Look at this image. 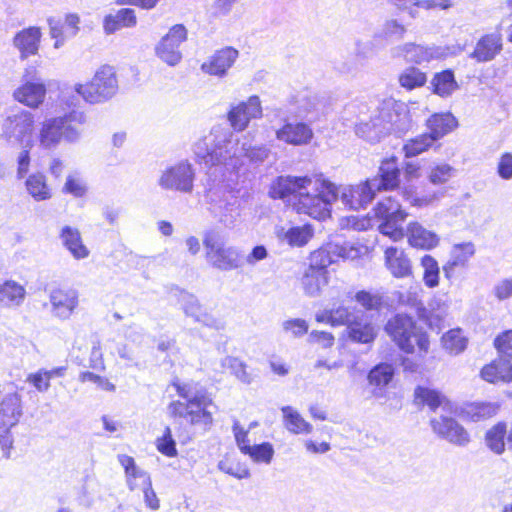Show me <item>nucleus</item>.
I'll return each mask as SVG.
<instances>
[{"instance_id": "f257e3e1", "label": "nucleus", "mask_w": 512, "mask_h": 512, "mask_svg": "<svg viewBox=\"0 0 512 512\" xmlns=\"http://www.w3.org/2000/svg\"><path fill=\"white\" fill-rule=\"evenodd\" d=\"M273 198L285 199L294 196L298 199L296 209L317 220L330 217L332 203L339 197L338 187L322 174L313 176H280L272 187Z\"/></svg>"}, {"instance_id": "f03ea898", "label": "nucleus", "mask_w": 512, "mask_h": 512, "mask_svg": "<svg viewBox=\"0 0 512 512\" xmlns=\"http://www.w3.org/2000/svg\"><path fill=\"white\" fill-rule=\"evenodd\" d=\"M193 152L197 162L214 172H209V180L216 171L222 169L231 171L238 167L241 158L246 156L254 158L250 145L240 141L234 133L228 129L214 128L211 133L198 140L193 146Z\"/></svg>"}, {"instance_id": "7ed1b4c3", "label": "nucleus", "mask_w": 512, "mask_h": 512, "mask_svg": "<svg viewBox=\"0 0 512 512\" xmlns=\"http://www.w3.org/2000/svg\"><path fill=\"white\" fill-rule=\"evenodd\" d=\"M371 115L363 111L356 124V134L368 142H378L383 136H398L409 131L413 120L406 104L388 97L373 103Z\"/></svg>"}, {"instance_id": "20e7f679", "label": "nucleus", "mask_w": 512, "mask_h": 512, "mask_svg": "<svg viewBox=\"0 0 512 512\" xmlns=\"http://www.w3.org/2000/svg\"><path fill=\"white\" fill-rule=\"evenodd\" d=\"M171 386L176 390L177 395L184 399L174 400L167 406V413L172 418L185 419L189 424L200 427L204 431L210 429L213 423L212 412L209 407L213 406V399L207 389L197 382L173 381Z\"/></svg>"}, {"instance_id": "39448f33", "label": "nucleus", "mask_w": 512, "mask_h": 512, "mask_svg": "<svg viewBox=\"0 0 512 512\" xmlns=\"http://www.w3.org/2000/svg\"><path fill=\"white\" fill-rule=\"evenodd\" d=\"M85 122V114L76 110L46 118L40 123L36 137L39 147L43 150H54L61 141L77 143L82 137Z\"/></svg>"}, {"instance_id": "423d86ee", "label": "nucleus", "mask_w": 512, "mask_h": 512, "mask_svg": "<svg viewBox=\"0 0 512 512\" xmlns=\"http://www.w3.org/2000/svg\"><path fill=\"white\" fill-rule=\"evenodd\" d=\"M117 91L118 80L114 68L103 65L97 69L89 83L65 88L62 91V99L68 106L75 105L78 97H82L87 103L98 104L111 99Z\"/></svg>"}, {"instance_id": "0eeeda50", "label": "nucleus", "mask_w": 512, "mask_h": 512, "mask_svg": "<svg viewBox=\"0 0 512 512\" xmlns=\"http://www.w3.org/2000/svg\"><path fill=\"white\" fill-rule=\"evenodd\" d=\"M205 200L209 205V211L225 227H234L240 217V200L238 192L235 191L226 179L209 180L205 191Z\"/></svg>"}, {"instance_id": "6e6552de", "label": "nucleus", "mask_w": 512, "mask_h": 512, "mask_svg": "<svg viewBox=\"0 0 512 512\" xmlns=\"http://www.w3.org/2000/svg\"><path fill=\"white\" fill-rule=\"evenodd\" d=\"M385 330L398 347L406 353L414 352L415 346L422 353H427L429 349L428 336L416 326L410 316L396 315L387 322Z\"/></svg>"}, {"instance_id": "1a4fd4ad", "label": "nucleus", "mask_w": 512, "mask_h": 512, "mask_svg": "<svg viewBox=\"0 0 512 512\" xmlns=\"http://www.w3.org/2000/svg\"><path fill=\"white\" fill-rule=\"evenodd\" d=\"M207 263L220 271H231L241 266V254L237 247L226 245L224 237L216 231L205 233L203 238Z\"/></svg>"}, {"instance_id": "9d476101", "label": "nucleus", "mask_w": 512, "mask_h": 512, "mask_svg": "<svg viewBox=\"0 0 512 512\" xmlns=\"http://www.w3.org/2000/svg\"><path fill=\"white\" fill-rule=\"evenodd\" d=\"M34 115L26 110L7 115L0 121V136L11 145L32 148Z\"/></svg>"}, {"instance_id": "9b49d317", "label": "nucleus", "mask_w": 512, "mask_h": 512, "mask_svg": "<svg viewBox=\"0 0 512 512\" xmlns=\"http://www.w3.org/2000/svg\"><path fill=\"white\" fill-rule=\"evenodd\" d=\"M195 176L193 165L187 160H182L163 169L157 184L166 191L191 193L194 188Z\"/></svg>"}, {"instance_id": "f8f14e48", "label": "nucleus", "mask_w": 512, "mask_h": 512, "mask_svg": "<svg viewBox=\"0 0 512 512\" xmlns=\"http://www.w3.org/2000/svg\"><path fill=\"white\" fill-rule=\"evenodd\" d=\"M188 39V30L183 24H175L155 44L154 54L163 63L175 67L181 63L183 53L181 46Z\"/></svg>"}, {"instance_id": "ddd939ff", "label": "nucleus", "mask_w": 512, "mask_h": 512, "mask_svg": "<svg viewBox=\"0 0 512 512\" xmlns=\"http://www.w3.org/2000/svg\"><path fill=\"white\" fill-rule=\"evenodd\" d=\"M357 251L350 247L329 244L324 248L313 251L309 257V264L306 269L317 271L329 276L328 267L336 261V257L343 259L354 258Z\"/></svg>"}, {"instance_id": "4468645a", "label": "nucleus", "mask_w": 512, "mask_h": 512, "mask_svg": "<svg viewBox=\"0 0 512 512\" xmlns=\"http://www.w3.org/2000/svg\"><path fill=\"white\" fill-rule=\"evenodd\" d=\"M46 92L44 81L36 73L30 75L27 72L23 77L22 85L13 92V97L19 103L35 109L44 102Z\"/></svg>"}, {"instance_id": "2eb2a0df", "label": "nucleus", "mask_w": 512, "mask_h": 512, "mask_svg": "<svg viewBox=\"0 0 512 512\" xmlns=\"http://www.w3.org/2000/svg\"><path fill=\"white\" fill-rule=\"evenodd\" d=\"M239 58V51L226 46L214 51L200 66L201 71L219 79L225 78Z\"/></svg>"}, {"instance_id": "dca6fc26", "label": "nucleus", "mask_w": 512, "mask_h": 512, "mask_svg": "<svg viewBox=\"0 0 512 512\" xmlns=\"http://www.w3.org/2000/svg\"><path fill=\"white\" fill-rule=\"evenodd\" d=\"M430 423L433 432L451 444L466 446L470 442L467 430L452 417L440 415L432 418Z\"/></svg>"}, {"instance_id": "f3484780", "label": "nucleus", "mask_w": 512, "mask_h": 512, "mask_svg": "<svg viewBox=\"0 0 512 512\" xmlns=\"http://www.w3.org/2000/svg\"><path fill=\"white\" fill-rule=\"evenodd\" d=\"M51 313L60 320H67L79 304V293L72 288H54L49 293Z\"/></svg>"}, {"instance_id": "a211bd4d", "label": "nucleus", "mask_w": 512, "mask_h": 512, "mask_svg": "<svg viewBox=\"0 0 512 512\" xmlns=\"http://www.w3.org/2000/svg\"><path fill=\"white\" fill-rule=\"evenodd\" d=\"M262 106L258 96L253 95L247 101L233 106L228 112V120L234 130L243 131L252 119L261 117Z\"/></svg>"}, {"instance_id": "6ab92c4d", "label": "nucleus", "mask_w": 512, "mask_h": 512, "mask_svg": "<svg viewBox=\"0 0 512 512\" xmlns=\"http://www.w3.org/2000/svg\"><path fill=\"white\" fill-rule=\"evenodd\" d=\"M339 189L342 204L351 210L365 208L374 198L375 189L370 180L357 185L344 186Z\"/></svg>"}, {"instance_id": "aec40b11", "label": "nucleus", "mask_w": 512, "mask_h": 512, "mask_svg": "<svg viewBox=\"0 0 512 512\" xmlns=\"http://www.w3.org/2000/svg\"><path fill=\"white\" fill-rule=\"evenodd\" d=\"M274 233L280 243L291 248H300L307 245L313 238L314 228L311 224H285L276 226Z\"/></svg>"}, {"instance_id": "412c9836", "label": "nucleus", "mask_w": 512, "mask_h": 512, "mask_svg": "<svg viewBox=\"0 0 512 512\" xmlns=\"http://www.w3.org/2000/svg\"><path fill=\"white\" fill-rule=\"evenodd\" d=\"M393 55L396 57H404L407 61L416 64L429 62L433 59H440L445 55L444 49L441 47H426L414 43H405L393 49Z\"/></svg>"}, {"instance_id": "4be33fe9", "label": "nucleus", "mask_w": 512, "mask_h": 512, "mask_svg": "<svg viewBox=\"0 0 512 512\" xmlns=\"http://www.w3.org/2000/svg\"><path fill=\"white\" fill-rule=\"evenodd\" d=\"M276 138L293 146L307 145L313 138L312 128L304 122L286 120L284 125L276 130Z\"/></svg>"}, {"instance_id": "5701e85b", "label": "nucleus", "mask_w": 512, "mask_h": 512, "mask_svg": "<svg viewBox=\"0 0 512 512\" xmlns=\"http://www.w3.org/2000/svg\"><path fill=\"white\" fill-rule=\"evenodd\" d=\"M370 180V184L376 191L391 190L400 183V169L396 157L384 159L379 167L377 177Z\"/></svg>"}, {"instance_id": "b1692460", "label": "nucleus", "mask_w": 512, "mask_h": 512, "mask_svg": "<svg viewBox=\"0 0 512 512\" xmlns=\"http://www.w3.org/2000/svg\"><path fill=\"white\" fill-rule=\"evenodd\" d=\"M503 48L502 35L493 32L482 36L476 43L470 58L479 63L492 61Z\"/></svg>"}, {"instance_id": "393cba45", "label": "nucleus", "mask_w": 512, "mask_h": 512, "mask_svg": "<svg viewBox=\"0 0 512 512\" xmlns=\"http://www.w3.org/2000/svg\"><path fill=\"white\" fill-rule=\"evenodd\" d=\"M41 37V29L36 26H30L15 34L13 45L20 52V57L26 59L38 53Z\"/></svg>"}, {"instance_id": "a878e982", "label": "nucleus", "mask_w": 512, "mask_h": 512, "mask_svg": "<svg viewBox=\"0 0 512 512\" xmlns=\"http://www.w3.org/2000/svg\"><path fill=\"white\" fill-rule=\"evenodd\" d=\"M475 254V246L471 242L455 244L450 252V258L443 266L444 276L451 280L456 268H465L471 257Z\"/></svg>"}, {"instance_id": "bb28decb", "label": "nucleus", "mask_w": 512, "mask_h": 512, "mask_svg": "<svg viewBox=\"0 0 512 512\" xmlns=\"http://www.w3.org/2000/svg\"><path fill=\"white\" fill-rule=\"evenodd\" d=\"M26 193L36 202L48 201L53 197V189L42 172L29 174L24 181Z\"/></svg>"}, {"instance_id": "cd10ccee", "label": "nucleus", "mask_w": 512, "mask_h": 512, "mask_svg": "<svg viewBox=\"0 0 512 512\" xmlns=\"http://www.w3.org/2000/svg\"><path fill=\"white\" fill-rule=\"evenodd\" d=\"M407 238L412 247L423 250H431L439 244L438 235L427 230L418 222H412L408 225Z\"/></svg>"}, {"instance_id": "c85d7f7f", "label": "nucleus", "mask_w": 512, "mask_h": 512, "mask_svg": "<svg viewBox=\"0 0 512 512\" xmlns=\"http://www.w3.org/2000/svg\"><path fill=\"white\" fill-rule=\"evenodd\" d=\"M385 264L390 273L396 278H404L412 274L410 259L403 250L396 247H388L385 250Z\"/></svg>"}, {"instance_id": "c756f323", "label": "nucleus", "mask_w": 512, "mask_h": 512, "mask_svg": "<svg viewBox=\"0 0 512 512\" xmlns=\"http://www.w3.org/2000/svg\"><path fill=\"white\" fill-rule=\"evenodd\" d=\"M180 301L186 316L193 318L195 322L205 326L217 327V320L203 309L194 295L182 292Z\"/></svg>"}, {"instance_id": "7c9ffc66", "label": "nucleus", "mask_w": 512, "mask_h": 512, "mask_svg": "<svg viewBox=\"0 0 512 512\" xmlns=\"http://www.w3.org/2000/svg\"><path fill=\"white\" fill-rule=\"evenodd\" d=\"M23 415L22 397L18 393H9L0 402V416L4 426H15Z\"/></svg>"}, {"instance_id": "2f4dec72", "label": "nucleus", "mask_w": 512, "mask_h": 512, "mask_svg": "<svg viewBox=\"0 0 512 512\" xmlns=\"http://www.w3.org/2000/svg\"><path fill=\"white\" fill-rule=\"evenodd\" d=\"M481 377L490 383L512 381V364L508 358L499 357L481 370Z\"/></svg>"}, {"instance_id": "473e14b6", "label": "nucleus", "mask_w": 512, "mask_h": 512, "mask_svg": "<svg viewBox=\"0 0 512 512\" xmlns=\"http://www.w3.org/2000/svg\"><path fill=\"white\" fill-rule=\"evenodd\" d=\"M137 24L135 11L131 8H122L116 14H108L103 19V29L107 35L113 34L121 28H132Z\"/></svg>"}, {"instance_id": "72a5a7b5", "label": "nucleus", "mask_w": 512, "mask_h": 512, "mask_svg": "<svg viewBox=\"0 0 512 512\" xmlns=\"http://www.w3.org/2000/svg\"><path fill=\"white\" fill-rule=\"evenodd\" d=\"M60 239L75 259H85L89 256V250L83 244L80 231L77 228L64 226L60 232Z\"/></svg>"}, {"instance_id": "f704fd0d", "label": "nucleus", "mask_w": 512, "mask_h": 512, "mask_svg": "<svg viewBox=\"0 0 512 512\" xmlns=\"http://www.w3.org/2000/svg\"><path fill=\"white\" fill-rule=\"evenodd\" d=\"M26 297V289L14 280H6L0 284V306L6 308L20 306Z\"/></svg>"}, {"instance_id": "c9c22d12", "label": "nucleus", "mask_w": 512, "mask_h": 512, "mask_svg": "<svg viewBox=\"0 0 512 512\" xmlns=\"http://www.w3.org/2000/svg\"><path fill=\"white\" fill-rule=\"evenodd\" d=\"M118 461L125 470L127 484L130 490H135L143 484H149L150 476L136 466L135 460L128 455H118Z\"/></svg>"}, {"instance_id": "e433bc0d", "label": "nucleus", "mask_w": 512, "mask_h": 512, "mask_svg": "<svg viewBox=\"0 0 512 512\" xmlns=\"http://www.w3.org/2000/svg\"><path fill=\"white\" fill-rule=\"evenodd\" d=\"M321 106L319 97L309 91L300 93L294 103V108L290 109L296 118H309L311 119Z\"/></svg>"}, {"instance_id": "4c0bfd02", "label": "nucleus", "mask_w": 512, "mask_h": 512, "mask_svg": "<svg viewBox=\"0 0 512 512\" xmlns=\"http://www.w3.org/2000/svg\"><path fill=\"white\" fill-rule=\"evenodd\" d=\"M457 125L455 117L451 113L434 114L427 120L429 133L435 142L450 133Z\"/></svg>"}, {"instance_id": "58836bf2", "label": "nucleus", "mask_w": 512, "mask_h": 512, "mask_svg": "<svg viewBox=\"0 0 512 512\" xmlns=\"http://www.w3.org/2000/svg\"><path fill=\"white\" fill-rule=\"evenodd\" d=\"M499 405L492 402H473L466 404L461 411L466 420L479 422L489 419L497 414Z\"/></svg>"}, {"instance_id": "ea45409f", "label": "nucleus", "mask_w": 512, "mask_h": 512, "mask_svg": "<svg viewBox=\"0 0 512 512\" xmlns=\"http://www.w3.org/2000/svg\"><path fill=\"white\" fill-rule=\"evenodd\" d=\"M284 427L292 434H310L313 426L291 406L281 408Z\"/></svg>"}, {"instance_id": "a19ab883", "label": "nucleus", "mask_w": 512, "mask_h": 512, "mask_svg": "<svg viewBox=\"0 0 512 512\" xmlns=\"http://www.w3.org/2000/svg\"><path fill=\"white\" fill-rule=\"evenodd\" d=\"M394 376V368L388 363H380L372 368L368 374L369 384L375 386L374 395L381 396L382 388L387 386Z\"/></svg>"}, {"instance_id": "79ce46f5", "label": "nucleus", "mask_w": 512, "mask_h": 512, "mask_svg": "<svg viewBox=\"0 0 512 512\" xmlns=\"http://www.w3.org/2000/svg\"><path fill=\"white\" fill-rule=\"evenodd\" d=\"M328 280L329 276L327 275L310 269H305L301 277V286L307 296L316 297L320 295L323 287L328 284Z\"/></svg>"}, {"instance_id": "37998d69", "label": "nucleus", "mask_w": 512, "mask_h": 512, "mask_svg": "<svg viewBox=\"0 0 512 512\" xmlns=\"http://www.w3.org/2000/svg\"><path fill=\"white\" fill-rule=\"evenodd\" d=\"M415 399L426 404L432 411L442 407L443 410L450 409V402L440 392L426 387L418 386L415 389Z\"/></svg>"}, {"instance_id": "c03bdc74", "label": "nucleus", "mask_w": 512, "mask_h": 512, "mask_svg": "<svg viewBox=\"0 0 512 512\" xmlns=\"http://www.w3.org/2000/svg\"><path fill=\"white\" fill-rule=\"evenodd\" d=\"M347 330L349 338L357 343H372L377 336V330L374 325L371 323H361L359 319L350 324Z\"/></svg>"}, {"instance_id": "a18cd8bd", "label": "nucleus", "mask_w": 512, "mask_h": 512, "mask_svg": "<svg viewBox=\"0 0 512 512\" xmlns=\"http://www.w3.org/2000/svg\"><path fill=\"white\" fill-rule=\"evenodd\" d=\"M449 305L441 300L434 298L428 304L427 323L432 329L441 330L448 315Z\"/></svg>"}, {"instance_id": "49530a36", "label": "nucleus", "mask_w": 512, "mask_h": 512, "mask_svg": "<svg viewBox=\"0 0 512 512\" xmlns=\"http://www.w3.org/2000/svg\"><path fill=\"white\" fill-rule=\"evenodd\" d=\"M221 372L230 371L239 381L244 384H250L253 380L252 375L246 370V364L240 359L232 356H226L220 361Z\"/></svg>"}, {"instance_id": "de8ad7c7", "label": "nucleus", "mask_w": 512, "mask_h": 512, "mask_svg": "<svg viewBox=\"0 0 512 512\" xmlns=\"http://www.w3.org/2000/svg\"><path fill=\"white\" fill-rule=\"evenodd\" d=\"M433 91L441 97L451 95L457 88V82L451 70H445L434 76L432 80Z\"/></svg>"}, {"instance_id": "09e8293b", "label": "nucleus", "mask_w": 512, "mask_h": 512, "mask_svg": "<svg viewBox=\"0 0 512 512\" xmlns=\"http://www.w3.org/2000/svg\"><path fill=\"white\" fill-rule=\"evenodd\" d=\"M375 215L381 219L398 218L404 220L407 213L401 209L400 204L395 199L387 197L377 203Z\"/></svg>"}, {"instance_id": "8fccbe9b", "label": "nucleus", "mask_w": 512, "mask_h": 512, "mask_svg": "<svg viewBox=\"0 0 512 512\" xmlns=\"http://www.w3.org/2000/svg\"><path fill=\"white\" fill-rule=\"evenodd\" d=\"M506 424L498 423L486 432V445L496 454H502L505 450Z\"/></svg>"}, {"instance_id": "3c124183", "label": "nucleus", "mask_w": 512, "mask_h": 512, "mask_svg": "<svg viewBox=\"0 0 512 512\" xmlns=\"http://www.w3.org/2000/svg\"><path fill=\"white\" fill-rule=\"evenodd\" d=\"M423 268V281L429 288H435L439 285L440 268L438 262L430 255L421 258Z\"/></svg>"}, {"instance_id": "603ef678", "label": "nucleus", "mask_w": 512, "mask_h": 512, "mask_svg": "<svg viewBox=\"0 0 512 512\" xmlns=\"http://www.w3.org/2000/svg\"><path fill=\"white\" fill-rule=\"evenodd\" d=\"M406 28L395 19L384 22L381 29L375 34V39L380 38L387 41H399L403 39Z\"/></svg>"}, {"instance_id": "864d4df0", "label": "nucleus", "mask_w": 512, "mask_h": 512, "mask_svg": "<svg viewBox=\"0 0 512 512\" xmlns=\"http://www.w3.org/2000/svg\"><path fill=\"white\" fill-rule=\"evenodd\" d=\"M442 345L451 354H459L466 348L467 339L460 329H451L442 337Z\"/></svg>"}, {"instance_id": "5fc2aeb1", "label": "nucleus", "mask_w": 512, "mask_h": 512, "mask_svg": "<svg viewBox=\"0 0 512 512\" xmlns=\"http://www.w3.org/2000/svg\"><path fill=\"white\" fill-rule=\"evenodd\" d=\"M332 312V326H341L346 325L347 329L350 324L358 320L362 315L360 310H357L355 307H346L339 306L337 308L331 309Z\"/></svg>"}, {"instance_id": "6e6d98bb", "label": "nucleus", "mask_w": 512, "mask_h": 512, "mask_svg": "<svg viewBox=\"0 0 512 512\" xmlns=\"http://www.w3.org/2000/svg\"><path fill=\"white\" fill-rule=\"evenodd\" d=\"M243 454L248 455L256 463L270 464L274 456V448L269 442L250 445Z\"/></svg>"}, {"instance_id": "4d7b16f0", "label": "nucleus", "mask_w": 512, "mask_h": 512, "mask_svg": "<svg viewBox=\"0 0 512 512\" xmlns=\"http://www.w3.org/2000/svg\"><path fill=\"white\" fill-rule=\"evenodd\" d=\"M456 174V169L447 163L432 165L428 172V179L434 185L447 183Z\"/></svg>"}, {"instance_id": "13d9d810", "label": "nucleus", "mask_w": 512, "mask_h": 512, "mask_svg": "<svg viewBox=\"0 0 512 512\" xmlns=\"http://www.w3.org/2000/svg\"><path fill=\"white\" fill-rule=\"evenodd\" d=\"M433 143L434 141L432 138L427 133H425L410 139L403 146V151L406 157H415L428 150L433 145Z\"/></svg>"}, {"instance_id": "bf43d9fd", "label": "nucleus", "mask_w": 512, "mask_h": 512, "mask_svg": "<svg viewBox=\"0 0 512 512\" xmlns=\"http://www.w3.org/2000/svg\"><path fill=\"white\" fill-rule=\"evenodd\" d=\"M426 81L427 78L425 73L414 67L407 68L399 76L400 85L407 90H413L415 88L422 87Z\"/></svg>"}, {"instance_id": "052dcab7", "label": "nucleus", "mask_w": 512, "mask_h": 512, "mask_svg": "<svg viewBox=\"0 0 512 512\" xmlns=\"http://www.w3.org/2000/svg\"><path fill=\"white\" fill-rule=\"evenodd\" d=\"M444 196L443 191L429 192L421 196L414 193L411 189L403 191V198L408 201L412 206L424 207L432 205Z\"/></svg>"}, {"instance_id": "680f3d73", "label": "nucleus", "mask_w": 512, "mask_h": 512, "mask_svg": "<svg viewBox=\"0 0 512 512\" xmlns=\"http://www.w3.org/2000/svg\"><path fill=\"white\" fill-rule=\"evenodd\" d=\"M88 191L85 180L77 173L69 174L63 186V192L75 198H82Z\"/></svg>"}, {"instance_id": "e2e57ef3", "label": "nucleus", "mask_w": 512, "mask_h": 512, "mask_svg": "<svg viewBox=\"0 0 512 512\" xmlns=\"http://www.w3.org/2000/svg\"><path fill=\"white\" fill-rule=\"evenodd\" d=\"M403 220L398 218H386L379 225L380 232L391 238L393 241H399L405 236L404 230L399 226V223Z\"/></svg>"}, {"instance_id": "0e129e2a", "label": "nucleus", "mask_w": 512, "mask_h": 512, "mask_svg": "<svg viewBox=\"0 0 512 512\" xmlns=\"http://www.w3.org/2000/svg\"><path fill=\"white\" fill-rule=\"evenodd\" d=\"M47 22L49 26L50 37L55 40L54 48L59 49L64 45L66 39L69 38V36H67L65 27L59 19L49 17Z\"/></svg>"}, {"instance_id": "69168bd1", "label": "nucleus", "mask_w": 512, "mask_h": 512, "mask_svg": "<svg viewBox=\"0 0 512 512\" xmlns=\"http://www.w3.org/2000/svg\"><path fill=\"white\" fill-rule=\"evenodd\" d=\"M156 446L158 451L165 456L175 457L177 455L176 442L169 427H166L163 435L157 439Z\"/></svg>"}, {"instance_id": "338daca9", "label": "nucleus", "mask_w": 512, "mask_h": 512, "mask_svg": "<svg viewBox=\"0 0 512 512\" xmlns=\"http://www.w3.org/2000/svg\"><path fill=\"white\" fill-rule=\"evenodd\" d=\"M495 348L497 349L499 356L508 358L511 361L512 358V330H507L498 335L494 340Z\"/></svg>"}, {"instance_id": "774afa93", "label": "nucleus", "mask_w": 512, "mask_h": 512, "mask_svg": "<svg viewBox=\"0 0 512 512\" xmlns=\"http://www.w3.org/2000/svg\"><path fill=\"white\" fill-rule=\"evenodd\" d=\"M26 382L31 384L39 393H45L50 388V381L46 375V369H39L34 373H30Z\"/></svg>"}]
</instances>
